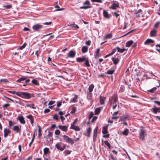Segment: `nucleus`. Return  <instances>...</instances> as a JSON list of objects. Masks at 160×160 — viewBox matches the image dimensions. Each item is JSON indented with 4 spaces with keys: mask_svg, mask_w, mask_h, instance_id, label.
<instances>
[{
    "mask_svg": "<svg viewBox=\"0 0 160 160\" xmlns=\"http://www.w3.org/2000/svg\"><path fill=\"white\" fill-rule=\"evenodd\" d=\"M112 60L113 61V64L115 65L117 64L119 61V60L118 58H112Z\"/></svg>",
    "mask_w": 160,
    "mask_h": 160,
    "instance_id": "a878e982",
    "label": "nucleus"
},
{
    "mask_svg": "<svg viewBox=\"0 0 160 160\" xmlns=\"http://www.w3.org/2000/svg\"><path fill=\"white\" fill-rule=\"evenodd\" d=\"M94 115L93 112H90V113L89 116V119L91 118H92V117Z\"/></svg>",
    "mask_w": 160,
    "mask_h": 160,
    "instance_id": "69168bd1",
    "label": "nucleus"
},
{
    "mask_svg": "<svg viewBox=\"0 0 160 160\" xmlns=\"http://www.w3.org/2000/svg\"><path fill=\"white\" fill-rule=\"evenodd\" d=\"M43 28L42 25L39 24H37L33 26L32 28L35 31H38L41 29Z\"/></svg>",
    "mask_w": 160,
    "mask_h": 160,
    "instance_id": "6e6552de",
    "label": "nucleus"
},
{
    "mask_svg": "<svg viewBox=\"0 0 160 160\" xmlns=\"http://www.w3.org/2000/svg\"><path fill=\"white\" fill-rule=\"evenodd\" d=\"M100 54L99 53H95V58L96 59H97L100 56Z\"/></svg>",
    "mask_w": 160,
    "mask_h": 160,
    "instance_id": "4d7b16f0",
    "label": "nucleus"
},
{
    "mask_svg": "<svg viewBox=\"0 0 160 160\" xmlns=\"http://www.w3.org/2000/svg\"><path fill=\"white\" fill-rule=\"evenodd\" d=\"M117 49L118 52L121 53L123 52L126 50V49L124 48L121 49L119 47H117Z\"/></svg>",
    "mask_w": 160,
    "mask_h": 160,
    "instance_id": "7c9ffc66",
    "label": "nucleus"
},
{
    "mask_svg": "<svg viewBox=\"0 0 160 160\" xmlns=\"http://www.w3.org/2000/svg\"><path fill=\"white\" fill-rule=\"evenodd\" d=\"M112 103L114 104H115L118 101V96L117 95H114L112 97Z\"/></svg>",
    "mask_w": 160,
    "mask_h": 160,
    "instance_id": "f3484780",
    "label": "nucleus"
},
{
    "mask_svg": "<svg viewBox=\"0 0 160 160\" xmlns=\"http://www.w3.org/2000/svg\"><path fill=\"white\" fill-rule=\"evenodd\" d=\"M12 129L14 131L16 132L17 133L19 132L20 131L19 127L17 125L14 126Z\"/></svg>",
    "mask_w": 160,
    "mask_h": 160,
    "instance_id": "aec40b11",
    "label": "nucleus"
},
{
    "mask_svg": "<svg viewBox=\"0 0 160 160\" xmlns=\"http://www.w3.org/2000/svg\"><path fill=\"white\" fill-rule=\"evenodd\" d=\"M115 70H108L107 72H105V73L111 76H112V74H113Z\"/></svg>",
    "mask_w": 160,
    "mask_h": 160,
    "instance_id": "393cba45",
    "label": "nucleus"
},
{
    "mask_svg": "<svg viewBox=\"0 0 160 160\" xmlns=\"http://www.w3.org/2000/svg\"><path fill=\"white\" fill-rule=\"evenodd\" d=\"M113 2L111 6L109 7V8L110 9H112L113 10H116L118 8H119V3L116 1H113L112 2Z\"/></svg>",
    "mask_w": 160,
    "mask_h": 160,
    "instance_id": "423d86ee",
    "label": "nucleus"
},
{
    "mask_svg": "<svg viewBox=\"0 0 160 160\" xmlns=\"http://www.w3.org/2000/svg\"><path fill=\"white\" fill-rule=\"evenodd\" d=\"M11 131L8 128H5L4 130V137L7 138L10 134Z\"/></svg>",
    "mask_w": 160,
    "mask_h": 160,
    "instance_id": "ddd939ff",
    "label": "nucleus"
},
{
    "mask_svg": "<svg viewBox=\"0 0 160 160\" xmlns=\"http://www.w3.org/2000/svg\"><path fill=\"white\" fill-rule=\"evenodd\" d=\"M97 118H98L97 117H96V116L93 117V118L92 119V122H94V121H95V120H96L97 119Z\"/></svg>",
    "mask_w": 160,
    "mask_h": 160,
    "instance_id": "e2e57ef3",
    "label": "nucleus"
},
{
    "mask_svg": "<svg viewBox=\"0 0 160 160\" xmlns=\"http://www.w3.org/2000/svg\"><path fill=\"white\" fill-rule=\"evenodd\" d=\"M57 106L58 107H59L60 106H61V105L62 102H57Z\"/></svg>",
    "mask_w": 160,
    "mask_h": 160,
    "instance_id": "680f3d73",
    "label": "nucleus"
},
{
    "mask_svg": "<svg viewBox=\"0 0 160 160\" xmlns=\"http://www.w3.org/2000/svg\"><path fill=\"white\" fill-rule=\"evenodd\" d=\"M128 117V115H127L122 116L120 117V120L119 121L120 122V121H124L126 120Z\"/></svg>",
    "mask_w": 160,
    "mask_h": 160,
    "instance_id": "bb28decb",
    "label": "nucleus"
},
{
    "mask_svg": "<svg viewBox=\"0 0 160 160\" xmlns=\"http://www.w3.org/2000/svg\"><path fill=\"white\" fill-rule=\"evenodd\" d=\"M69 26L78 29L79 28V27L77 25L74 24H71Z\"/></svg>",
    "mask_w": 160,
    "mask_h": 160,
    "instance_id": "79ce46f5",
    "label": "nucleus"
},
{
    "mask_svg": "<svg viewBox=\"0 0 160 160\" xmlns=\"http://www.w3.org/2000/svg\"><path fill=\"white\" fill-rule=\"evenodd\" d=\"M92 8L89 1L88 0H86L83 3V6L80 7V9H87Z\"/></svg>",
    "mask_w": 160,
    "mask_h": 160,
    "instance_id": "39448f33",
    "label": "nucleus"
},
{
    "mask_svg": "<svg viewBox=\"0 0 160 160\" xmlns=\"http://www.w3.org/2000/svg\"><path fill=\"white\" fill-rule=\"evenodd\" d=\"M91 43V41L90 40H88L86 42L85 44L88 46H90V45Z\"/></svg>",
    "mask_w": 160,
    "mask_h": 160,
    "instance_id": "338daca9",
    "label": "nucleus"
},
{
    "mask_svg": "<svg viewBox=\"0 0 160 160\" xmlns=\"http://www.w3.org/2000/svg\"><path fill=\"white\" fill-rule=\"evenodd\" d=\"M76 54V52L75 51L71 50L68 53L67 56L68 57L73 58L75 57Z\"/></svg>",
    "mask_w": 160,
    "mask_h": 160,
    "instance_id": "1a4fd4ad",
    "label": "nucleus"
},
{
    "mask_svg": "<svg viewBox=\"0 0 160 160\" xmlns=\"http://www.w3.org/2000/svg\"><path fill=\"white\" fill-rule=\"evenodd\" d=\"M159 23V22H157L154 26V28H157L158 27Z\"/></svg>",
    "mask_w": 160,
    "mask_h": 160,
    "instance_id": "052dcab7",
    "label": "nucleus"
},
{
    "mask_svg": "<svg viewBox=\"0 0 160 160\" xmlns=\"http://www.w3.org/2000/svg\"><path fill=\"white\" fill-rule=\"evenodd\" d=\"M133 41L132 40L128 41L126 43V46L129 47L133 44Z\"/></svg>",
    "mask_w": 160,
    "mask_h": 160,
    "instance_id": "cd10ccee",
    "label": "nucleus"
},
{
    "mask_svg": "<svg viewBox=\"0 0 160 160\" xmlns=\"http://www.w3.org/2000/svg\"><path fill=\"white\" fill-rule=\"evenodd\" d=\"M103 15L104 17L107 19H109L111 17V15L109 14L108 12L104 10L103 12Z\"/></svg>",
    "mask_w": 160,
    "mask_h": 160,
    "instance_id": "f8f14e48",
    "label": "nucleus"
},
{
    "mask_svg": "<svg viewBox=\"0 0 160 160\" xmlns=\"http://www.w3.org/2000/svg\"><path fill=\"white\" fill-rule=\"evenodd\" d=\"M26 80V78H21L17 81L18 82H21V81H24Z\"/></svg>",
    "mask_w": 160,
    "mask_h": 160,
    "instance_id": "a18cd8bd",
    "label": "nucleus"
},
{
    "mask_svg": "<svg viewBox=\"0 0 160 160\" xmlns=\"http://www.w3.org/2000/svg\"><path fill=\"white\" fill-rule=\"evenodd\" d=\"M27 118L29 119L31 123L32 126L33 125V124L34 122V119L32 115H29L26 116Z\"/></svg>",
    "mask_w": 160,
    "mask_h": 160,
    "instance_id": "dca6fc26",
    "label": "nucleus"
},
{
    "mask_svg": "<svg viewBox=\"0 0 160 160\" xmlns=\"http://www.w3.org/2000/svg\"><path fill=\"white\" fill-rule=\"evenodd\" d=\"M34 105L33 104H26V106L28 107H30L31 108H32L33 109H35L36 108L34 106Z\"/></svg>",
    "mask_w": 160,
    "mask_h": 160,
    "instance_id": "f704fd0d",
    "label": "nucleus"
},
{
    "mask_svg": "<svg viewBox=\"0 0 160 160\" xmlns=\"http://www.w3.org/2000/svg\"><path fill=\"white\" fill-rule=\"evenodd\" d=\"M49 151V148H45L43 149L44 154L46 155L48 153Z\"/></svg>",
    "mask_w": 160,
    "mask_h": 160,
    "instance_id": "ea45409f",
    "label": "nucleus"
},
{
    "mask_svg": "<svg viewBox=\"0 0 160 160\" xmlns=\"http://www.w3.org/2000/svg\"><path fill=\"white\" fill-rule=\"evenodd\" d=\"M139 138L143 141L144 140L145 138L147 135L146 131L145 129L141 127L139 132Z\"/></svg>",
    "mask_w": 160,
    "mask_h": 160,
    "instance_id": "7ed1b4c3",
    "label": "nucleus"
},
{
    "mask_svg": "<svg viewBox=\"0 0 160 160\" xmlns=\"http://www.w3.org/2000/svg\"><path fill=\"white\" fill-rule=\"evenodd\" d=\"M52 135H53V133L52 132H49L48 134V135H47V136H46V137L47 138H49V139L50 140H51V137H52ZM51 140H52V141H53V138H52Z\"/></svg>",
    "mask_w": 160,
    "mask_h": 160,
    "instance_id": "72a5a7b5",
    "label": "nucleus"
},
{
    "mask_svg": "<svg viewBox=\"0 0 160 160\" xmlns=\"http://www.w3.org/2000/svg\"><path fill=\"white\" fill-rule=\"evenodd\" d=\"M55 8H57L56 10L57 11H61V10H63L64 9V8H60V7L58 5L56 7H55Z\"/></svg>",
    "mask_w": 160,
    "mask_h": 160,
    "instance_id": "603ef678",
    "label": "nucleus"
},
{
    "mask_svg": "<svg viewBox=\"0 0 160 160\" xmlns=\"http://www.w3.org/2000/svg\"><path fill=\"white\" fill-rule=\"evenodd\" d=\"M9 106H10V104H5L2 105V107L3 108H7V107H9Z\"/></svg>",
    "mask_w": 160,
    "mask_h": 160,
    "instance_id": "bf43d9fd",
    "label": "nucleus"
},
{
    "mask_svg": "<svg viewBox=\"0 0 160 160\" xmlns=\"http://www.w3.org/2000/svg\"><path fill=\"white\" fill-rule=\"evenodd\" d=\"M92 2H98L99 3H102V0H91Z\"/></svg>",
    "mask_w": 160,
    "mask_h": 160,
    "instance_id": "864d4df0",
    "label": "nucleus"
},
{
    "mask_svg": "<svg viewBox=\"0 0 160 160\" xmlns=\"http://www.w3.org/2000/svg\"><path fill=\"white\" fill-rule=\"evenodd\" d=\"M78 96L77 95H75V97L72 99H71L70 102H77V99L78 98Z\"/></svg>",
    "mask_w": 160,
    "mask_h": 160,
    "instance_id": "473e14b6",
    "label": "nucleus"
},
{
    "mask_svg": "<svg viewBox=\"0 0 160 160\" xmlns=\"http://www.w3.org/2000/svg\"><path fill=\"white\" fill-rule=\"evenodd\" d=\"M106 99V98L100 96V102L101 104H103L104 103V101Z\"/></svg>",
    "mask_w": 160,
    "mask_h": 160,
    "instance_id": "4be33fe9",
    "label": "nucleus"
},
{
    "mask_svg": "<svg viewBox=\"0 0 160 160\" xmlns=\"http://www.w3.org/2000/svg\"><path fill=\"white\" fill-rule=\"evenodd\" d=\"M55 134L56 135H59L60 133V131L58 129L56 130L55 131Z\"/></svg>",
    "mask_w": 160,
    "mask_h": 160,
    "instance_id": "09e8293b",
    "label": "nucleus"
},
{
    "mask_svg": "<svg viewBox=\"0 0 160 160\" xmlns=\"http://www.w3.org/2000/svg\"><path fill=\"white\" fill-rule=\"evenodd\" d=\"M64 141L70 144L71 145H73L74 143V140L68 136L66 135H63V136Z\"/></svg>",
    "mask_w": 160,
    "mask_h": 160,
    "instance_id": "20e7f679",
    "label": "nucleus"
},
{
    "mask_svg": "<svg viewBox=\"0 0 160 160\" xmlns=\"http://www.w3.org/2000/svg\"><path fill=\"white\" fill-rule=\"evenodd\" d=\"M104 143L105 145L108 146V148L110 149L111 148V146L110 143L108 141H104Z\"/></svg>",
    "mask_w": 160,
    "mask_h": 160,
    "instance_id": "37998d69",
    "label": "nucleus"
},
{
    "mask_svg": "<svg viewBox=\"0 0 160 160\" xmlns=\"http://www.w3.org/2000/svg\"><path fill=\"white\" fill-rule=\"evenodd\" d=\"M108 127L107 126L104 127L102 128V132L103 135V137L106 138H108L109 137V134L108 133Z\"/></svg>",
    "mask_w": 160,
    "mask_h": 160,
    "instance_id": "0eeeda50",
    "label": "nucleus"
},
{
    "mask_svg": "<svg viewBox=\"0 0 160 160\" xmlns=\"http://www.w3.org/2000/svg\"><path fill=\"white\" fill-rule=\"evenodd\" d=\"M53 118L54 119L58 120V119L57 115L56 114L54 115L53 116Z\"/></svg>",
    "mask_w": 160,
    "mask_h": 160,
    "instance_id": "13d9d810",
    "label": "nucleus"
},
{
    "mask_svg": "<svg viewBox=\"0 0 160 160\" xmlns=\"http://www.w3.org/2000/svg\"><path fill=\"white\" fill-rule=\"evenodd\" d=\"M157 32V31L155 29H153L150 32V35L151 37L156 36Z\"/></svg>",
    "mask_w": 160,
    "mask_h": 160,
    "instance_id": "6ab92c4d",
    "label": "nucleus"
},
{
    "mask_svg": "<svg viewBox=\"0 0 160 160\" xmlns=\"http://www.w3.org/2000/svg\"><path fill=\"white\" fill-rule=\"evenodd\" d=\"M112 37V35L111 33L108 34L105 36V39H110Z\"/></svg>",
    "mask_w": 160,
    "mask_h": 160,
    "instance_id": "e433bc0d",
    "label": "nucleus"
},
{
    "mask_svg": "<svg viewBox=\"0 0 160 160\" xmlns=\"http://www.w3.org/2000/svg\"><path fill=\"white\" fill-rule=\"evenodd\" d=\"M101 108H96L95 110V114L98 115L101 112Z\"/></svg>",
    "mask_w": 160,
    "mask_h": 160,
    "instance_id": "c756f323",
    "label": "nucleus"
},
{
    "mask_svg": "<svg viewBox=\"0 0 160 160\" xmlns=\"http://www.w3.org/2000/svg\"><path fill=\"white\" fill-rule=\"evenodd\" d=\"M13 125L12 122L11 121H9V127L10 128H11V127Z\"/></svg>",
    "mask_w": 160,
    "mask_h": 160,
    "instance_id": "8fccbe9b",
    "label": "nucleus"
},
{
    "mask_svg": "<svg viewBox=\"0 0 160 160\" xmlns=\"http://www.w3.org/2000/svg\"><path fill=\"white\" fill-rule=\"evenodd\" d=\"M94 88V85L93 84L90 85L88 88V90L89 92H92L93 90V89Z\"/></svg>",
    "mask_w": 160,
    "mask_h": 160,
    "instance_id": "2f4dec72",
    "label": "nucleus"
},
{
    "mask_svg": "<svg viewBox=\"0 0 160 160\" xmlns=\"http://www.w3.org/2000/svg\"><path fill=\"white\" fill-rule=\"evenodd\" d=\"M117 50V47H116V48H114L112 50V52L111 53H110L112 55L115 53Z\"/></svg>",
    "mask_w": 160,
    "mask_h": 160,
    "instance_id": "5fc2aeb1",
    "label": "nucleus"
},
{
    "mask_svg": "<svg viewBox=\"0 0 160 160\" xmlns=\"http://www.w3.org/2000/svg\"><path fill=\"white\" fill-rule=\"evenodd\" d=\"M26 45L27 43H24L22 46L19 47V48H18V49L21 50L23 48H24Z\"/></svg>",
    "mask_w": 160,
    "mask_h": 160,
    "instance_id": "c03bdc74",
    "label": "nucleus"
},
{
    "mask_svg": "<svg viewBox=\"0 0 160 160\" xmlns=\"http://www.w3.org/2000/svg\"><path fill=\"white\" fill-rule=\"evenodd\" d=\"M129 132V130L127 128H126L125 130L122 132V134L123 135L127 136Z\"/></svg>",
    "mask_w": 160,
    "mask_h": 160,
    "instance_id": "c85d7f7f",
    "label": "nucleus"
},
{
    "mask_svg": "<svg viewBox=\"0 0 160 160\" xmlns=\"http://www.w3.org/2000/svg\"><path fill=\"white\" fill-rule=\"evenodd\" d=\"M0 81L5 82H8L9 81L6 78L2 79L0 80Z\"/></svg>",
    "mask_w": 160,
    "mask_h": 160,
    "instance_id": "3c124183",
    "label": "nucleus"
},
{
    "mask_svg": "<svg viewBox=\"0 0 160 160\" xmlns=\"http://www.w3.org/2000/svg\"><path fill=\"white\" fill-rule=\"evenodd\" d=\"M76 60L78 62H84V64L87 67L90 66V64L89 62V58L86 56H83L81 57L77 58Z\"/></svg>",
    "mask_w": 160,
    "mask_h": 160,
    "instance_id": "f257e3e1",
    "label": "nucleus"
},
{
    "mask_svg": "<svg viewBox=\"0 0 160 160\" xmlns=\"http://www.w3.org/2000/svg\"><path fill=\"white\" fill-rule=\"evenodd\" d=\"M154 40L150 39H148L144 42V44L147 45L150 43H152L154 42Z\"/></svg>",
    "mask_w": 160,
    "mask_h": 160,
    "instance_id": "b1692460",
    "label": "nucleus"
},
{
    "mask_svg": "<svg viewBox=\"0 0 160 160\" xmlns=\"http://www.w3.org/2000/svg\"><path fill=\"white\" fill-rule=\"evenodd\" d=\"M58 128L61 130L62 131L67 132L68 131V127L67 126H63V125H59L58 126Z\"/></svg>",
    "mask_w": 160,
    "mask_h": 160,
    "instance_id": "2eb2a0df",
    "label": "nucleus"
},
{
    "mask_svg": "<svg viewBox=\"0 0 160 160\" xmlns=\"http://www.w3.org/2000/svg\"><path fill=\"white\" fill-rule=\"evenodd\" d=\"M88 48L86 46H83L82 47L81 50L82 53H85L88 51Z\"/></svg>",
    "mask_w": 160,
    "mask_h": 160,
    "instance_id": "5701e85b",
    "label": "nucleus"
},
{
    "mask_svg": "<svg viewBox=\"0 0 160 160\" xmlns=\"http://www.w3.org/2000/svg\"><path fill=\"white\" fill-rule=\"evenodd\" d=\"M4 8L6 9L11 8H12V5H6L3 6Z\"/></svg>",
    "mask_w": 160,
    "mask_h": 160,
    "instance_id": "49530a36",
    "label": "nucleus"
},
{
    "mask_svg": "<svg viewBox=\"0 0 160 160\" xmlns=\"http://www.w3.org/2000/svg\"><path fill=\"white\" fill-rule=\"evenodd\" d=\"M71 152L72 151L71 150H65L64 152V155L66 156L70 154L71 153Z\"/></svg>",
    "mask_w": 160,
    "mask_h": 160,
    "instance_id": "c9c22d12",
    "label": "nucleus"
},
{
    "mask_svg": "<svg viewBox=\"0 0 160 160\" xmlns=\"http://www.w3.org/2000/svg\"><path fill=\"white\" fill-rule=\"evenodd\" d=\"M17 120H19L22 124H24L26 122L24 118L22 115H18L17 118Z\"/></svg>",
    "mask_w": 160,
    "mask_h": 160,
    "instance_id": "9b49d317",
    "label": "nucleus"
},
{
    "mask_svg": "<svg viewBox=\"0 0 160 160\" xmlns=\"http://www.w3.org/2000/svg\"><path fill=\"white\" fill-rule=\"evenodd\" d=\"M10 93L13 94H16L18 96V93H19V92H16L15 91H8Z\"/></svg>",
    "mask_w": 160,
    "mask_h": 160,
    "instance_id": "58836bf2",
    "label": "nucleus"
},
{
    "mask_svg": "<svg viewBox=\"0 0 160 160\" xmlns=\"http://www.w3.org/2000/svg\"><path fill=\"white\" fill-rule=\"evenodd\" d=\"M32 82L33 84H34L36 85H38V81L35 79H33L32 81Z\"/></svg>",
    "mask_w": 160,
    "mask_h": 160,
    "instance_id": "de8ad7c7",
    "label": "nucleus"
},
{
    "mask_svg": "<svg viewBox=\"0 0 160 160\" xmlns=\"http://www.w3.org/2000/svg\"><path fill=\"white\" fill-rule=\"evenodd\" d=\"M87 132L85 134V135L87 137H89L90 136V134L91 131V128L90 127H89L86 130Z\"/></svg>",
    "mask_w": 160,
    "mask_h": 160,
    "instance_id": "a211bd4d",
    "label": "nucleus"
},
{
    "mask_svg": "<svg viewBox=\"0 0 160 160\" xmlns=\"http://www.w3.org/2000/svg\"><path fill=\"white\" fill-rule=\"evenodd\" d=\"M125 87L123 86H121L119 90V92H122L124 91Z\"/></svg>",
    "mask_w": 160,
    "mask_h": 160,
    "instance_id": "a19ab883",
    "label": "nucleus"
},
{
    "mask_svg": "<svg viewBox=\"0 0 160 160\" xmlns=\"http://www.w3.org/2000/svg\"><path fill=\"white\" fill-rule=\"evenodd\" d=\"M74 130L76 131H79L80 128L78 126H76L74 128Z\"/></svg>",
    "mask_w": 160,
    "mask_h": 160,
    "instance_id": "6e6d98bb",
    "label": "nucleus"
},
{
    "mask_svg": "<svg viewBox=\"0 0 160 160\" xmlns=\"http://www.w3.org/2000/svg\"><path fill=\"white\" fill-rule=\"evenodd\" d=\"M51 23H52L51 22H45L43 23V24L44 25H50Z\"/></svg>",
    "mask_w": 160,
    "mask_h": 160,
    "instance_id": "0e129e2a",
    "label": "nucleus"
},
{
    "mask_svg": "<svg viewBox=\"0 0 160 160\" xmlns=\"http://www.w3.org/2000/svg\"><path fill=\"white\" fill-rule=\"evenodd\" d=\"M97 132L98 128H96L93 131V141L95 142L96 140V138L97 136Z\"/></svg>",
    "mask_w": 160,
    "mask_h": 160,
    "instance_id": "4468645a",
    "label": "nucleus"
},
{
    "mask_svg": "<svg viewBox=\"0 0 160 160\" xmlns=\"http://www.w3.org/2000/svg\"><path fill=\"white\" fill-rule=\"evenodd\" d=\"M152 112L154 113H157L158 112H160V108H152Z\"/></svg>",
    "mask_w": 160,
    "mask_h": 160,
    "instance_id": "412c9836",
    "label": "nucleus"
},
{
    "mask_svg": "<svg viewBox=\"0 0 160 160\" xmlns=\"http://www.w3.org/2000/svg\"><path fill=\"white\" fill-rule=\"evenodd\" d=\"M112 14L115 16L116 17V18H117L119 15V14L117 13L116 12H114L112 13Z\"/></svg>",
    "mask_w": 160,
    "mask_h": 160,
    "instance_id": "774afa93",
    "label": "nucleus"
},
{
    "mask_svg": "<svg viewBox=\"0 0 160 160\" xmlns=\"http://www.w3.org/2000/svg\"><path fill=\"white\" fill-rule=\"evenodd\" d=\"M61 142H58L55 145V147L58 150H59L61 151H63L66 148L65 145H64L62 147L61 146Z\"/></svg>",
    "mask_w": 160,
    "mask_h": 160,
    "instance_id": "9d476101",
    "label": "nucleus"
},
{
    "mask_svg": "<svg viewBox=\"0 0 160 160\" xmlns=\"http://www.w3.org/2000/svg\"><path fill=\"white\" fill-rule=\"evenodd\" d=\"M18 93V96L22 98L29 99L32 97V94L29 92H19Z\"/></svg>",
    "mask_w": 160,
    "mask_h": 160,
    "instance_id": "f03ea898",
    "label": "nucleus"
},
{
    "mask_svg": "<svg viewBox=\"0 0 160 160\" xmlns=\"http://www.w3.org/2000/svg\"><path fill=\"white\" fill-rule=\"evenodd\" d=\"M157 89V87H155L152 88V89L148 90V92H150L152 93H153L155 91H156Z\"/></svg>",
    "mask_w": 160,
    "mask_h": 160,
    "instance_id": "4c0bfd02",
    "label": "nucleus"
}]
</instances>
